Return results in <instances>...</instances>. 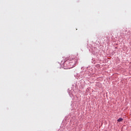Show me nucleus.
I'll list each match as a JSON object with an SVG mask.
<instances>
[{
  "label": "nucleus",
  "mask_w": 131,
  "mask_h": 131,
  "mask_svg": "<svg viewBox=\"0 0 131 131\" xmlns=\"http://www.w3.org/2000/svg\"><path fill=\"white\" fill-rule=\"evenodd\" d=\"M71 63H74V64H73V66H74V65H75L76 63H75V60L74 59H72V62L71 61H70L69 62V64L70 65H71Z\"/></svg>",
  "instance_id": "obj_1"
},
{
  "label": "nucleus",
  "mask_w": 131,
  "mask_h": 131,
  "mask_svg": "<svg viewBox=\"0 0 131 131\" xmlns=\"http://www.w3.org/2000/svg\"><path fill=\"white\" fill-rule=\"evenodd\" d=\"M122 120H123V119L121 118H119L118 120L117 121L118 122H121V121H122Z\"/></svg>",
  "instance_id": "obj_2"
}]
</instances>
